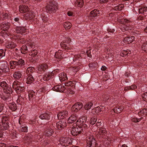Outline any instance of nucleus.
Masks as SVG:
<instances>
[{"mask_svg":"<svg viewBox=\"0 0 147 147\" xmlns=\"http://www.w3.org/2000/svg\"><path fill=\"white\" fill-rule=\"evenodd\" d=\"M86 120L87 119L85 117H82L78 120L76 123V125L85 130L87 127V126L86 124Z\"/></svg>","mask_w":147,"mask_h":147,"instance_id":"1","label":"nucleus"},{"mask_svg":"<svg viewBox=\"0 0 147 147\" xmlns=\"http://www.w3.org/2000/svg\"><path fill=\"white\" fill-rule=\"evenodd\" d=\"M20 83L17 81H15L13 83L12 87L18 94H20L24 90V87L20 86Z\"/></svg>","mask_w":147,"mask_h":147,"instance_id":"2","label":"nucleus"},{"mask_svg":"<svg viewBox=\"0 0 147 147\" xmlns=\"http://www.w3.org/2000/svg\"><path fill=\"white\" fill-rule=\"evenodd\" d=\"M86 142L87 146L89 147H95L96 146V140L92 136H89L88 134H87Z\"/></svg>","mask_w":147,"mask_h":147,"instance_id":"3","label":"nucleus"},{"mask_svg":"<svg viewBox=\"0 0 147 147\" xmlns=\"http://www.w3.org/2000/svg\"><path fill=\"white\" fill-rule=\"evenodd\" d=\"M60 142L63 146H67L72 143L71 140L69 137H61L60 139Z\"/></svg>","mask_w":147,"mask_h":147,"instance_id":"4","label":"nucleus"},{"mask_svg":"<svg viewBox=\"0 0 147 147\" xmlns=\"http://www.w3.org/2000/svg\"><path fill=\"white\" fill-rule=\"evenodd\" d=\"M84 130H85L83 129H82L78 127V126H77L76 125L75 127L74 126L71 128V132L72 135L74 136H76L81 133Z\"/></svg>","mask_w":147,"mask_h":147,"instance_id":"5","label":"nucleus"},{"mask_svg":"<svg viewBox=\"0 0 147 147\" xmlns=\"http://www.w3.org/2000/svg\"><path fill=\"white\" fill-rule=\"evenodd\" d=\"M0 85L3 88L4 90V92L7 94H10L12 92L11 88L9 87L8 85L5 81H2L1 82Z\"/></svg>","mask_w":147,"mask_h":147,"instance_id":"6","label":"nucleus"},{"mask_svg":"<svg viewBox=\"0 0 147 147\" xmlns=\"http://www.w3.org/2000/svg\"><path fill=\"white\" fill-rule=\"evenodd\" d=\"M56 3L54 2L50 3L47 7V9L51 12H55L57 9Z\"/></svg>","mask_w":147,"mask_h":147,"instance_id":"7","label":"nucleus"},{"mask_svg":"<svg viewBox=\"0 0 147 147\" xmlns=\"http://www.w3.org/2000/svg\"><path fill=\"white\" fill-rule=\"evenodd\" d=\"M65 53L61 50H59L57 52H56L55 54V57L56 58L61 59L63 58H66L67 57V54L64 55Z\"/></svg>","mask_w":147,"mask_h":147,"instance_id":"8","label":"nucleus"},{"mask_svg":"<svg viewBox=\"0 0 147 147\" xmlns=\"http://www.w3.org/2000/svg\"><path fill=\"white\" fill-rule=\"evenodd\" d=\"M83 107L82 104L80 102L75 103L72 107V110L76 112L80 110Z\"/></svg>","mask_w":147,"mask_h":147,"instance_id":"9","label":"nucleus"},{"mask_svg":"<svg viewBox=\"0 0 147 147\" xmlns=\"http://www.w3.org/2000/svg\"><path fill=\"white\" fill-rule=\"evenodd\" d=\"M134 39V37L133 36L125 37L123 40L122 43L124 45L129 44L131 43Z\"/></svg>","mask_w":147,"mask_h":147,"instance_id":"10","label":"nucleus"},{"mask_svg":"<svg viewBox=\"0 0 147 147\" xmlns=\"http://www.w3.org/2000/svg\"><path fill=\"white\" fill-rule=\"evenodd\" d=\"M68 114V113L67 111L63 110L58 114L57 117L58 119H63L67 117Z\"/></svg>","mask_w":147,"mask_h":147,"instance_id":"11","label":"nucleus"},{"mask_svg":"<svg viewBox=\"0 0 147 147\" xmlns=\"http://www.w3.org/2000/svg\"><path fill=\"white\" fill-rule=\"evenodd\" d=\"M8 66L7 63H3L0 65V69L4 72H8L9 71V68Z\"/></svg>","mask_w":147,"mask_h":147,"instance_id":"12","label":"nucleus"},{"mask_svg":"<svg viewBox=\"0 0 147 147\" xmlns=\"http://www.w3.org/2000/svg\"><path fill=\"white\" fill-rule=\"evenodd\" d=\"M54 91L62 92H63L65 89V87L61 85H57L52 88Z\"/></svg>","mask_w":147,"mask_h":147,"instance_id":"13","label":"nucleus"},{"mask_svg":"<svg viewBox=\"0 0 147 147\" xmlns=\"http://www.w3.org/2000/svg\"><path fill=\"white\" fill-rule=\"evenodd\" d=\"M57 128L59 129H62L67 126V123L64 121H59L56 124Z\"/></svg>","mask_w":147,"mask_h":147,"instance_id":"14","label":"nucleus"},{"mask_svg":"<svg viewBox=\"0 0 147 147\" xmlns=\"http://www.w3.org/2000/svg\"><path fill=\"white\" fill-rule=\"evenodd\" d=\"M10 24L9 22H4L1 23V29L3 30H7L10 27Z\"/></svg>","mask_w":147,"mask_h":147,"instance_id":"15","label":"nucleus"},{"mask_svg":"<svg viewBox=\"0 0 147 147\" xmlns=\"http://www.w3.org/2000/svg\"><path fill=\"white\" fill-rule=\"evenodd\" d=\"M19 11L20 13H24L29 11V9L27 6L20 5L19 7Z\"/></svg>","mask_w":147,"mask_h":147,"instance_id":"16","label":"nucleus"},{"mask_svg":"<svg viewBox=\"0 0 147 147\" xmlns=\"http://www.w3.org/2000/svg\"><path fill=\"white\" fill-rule=\"evenodd\" d=\"M9 127V123L1 122L0 123V129L5 130L7 129Z\"/></svg>","mask_w":147,"mask_h":147,"instance_id":"17","label":"nucleus"},{"mask_svg":"<svg viewBox=\"0 0 147 147\" xmlns=\"http://www.w3.org/2000/svg\"><path fill=\"white\" fill-rule=\"evenodd\" d=\"M16 30L17 33V34H22L25 32L26 29L24 27H17Z\"/></svg>","mask_w":147,"mask_h":147,"instance_id":"18","label":"nucleus"},{"mask_svg":"<svg viewBox=\"0 0 147 147\" xmlns=\"http://www.w3.org/2000/svg\"><path fill=\"white\" fill-rule=\"evenodd\" d=\"M16 45L14 42L9 41L6 43V47L8 49H12L16 47Z\"/></svg>","mask_w":147,"mask_h":147,"instance_id":"19","label":"nucleus"},{"mask_svg":"<svg viewBox=\"0 0 147 147\" xmlns=\"http://www.w3.org/2000/svg\"><path fill=\"white\" fill-rule=\"evenodd\" d=\"M39 117L42 119L49 120L50 119V115L49 113H45L41 114L39 116Z\"/></svg>","mask_w":147,"mask_h":147,"instance_id":"20","label":"nucleus"},{"mask_svg":"<svg viewBox=\"0 0 147 147\" xmlns=\"http://www.w3.org/2000/svg\"><path fill=\"white\" fill-rule=\"evenodd\" d=\"M77 118V117L75 115H72L69 118L67 122L69 123H72L74 122Z\"/></svg>","mask_w":147,"mask_h":147,"instance_id":"21","label":"nucleus"},{"mask_svg":"<svg viewBox=\"0 0 147 147\" xmlns=\"http://www.w3.org/2000/svg\"><path fill=\"white\" fill-rule=\"evenodd\" d=\"M34 17V14L32 12H29L25 15L24 18L26 20L33 19Z\"/></svg>","mask_w":147,"mask_h":147,"instance_id":"22","label":"nucleus"},{"mask_svg":"<svg viewBox=\"0 0 147 147\" xmlns=\"http://www.w3.org/2000/svg\"><path fill=\"white\" fill-rule=\"evenodd\" d=\"M59 77L60 80L61 81H64L67 79L66 74L64 73L59 74Z\"/></svg>","mask_w":147,"mask_h":147,"instance_id":"23","label":"nucleus"},{"mask_svg":"<svg viewBox=\"0 0 147 147\" xmlns=\"http://www.w3.org/2000/svg\"><path fill=\"white\" fill-rule=\"evenodd\" d=\"M48 67V65H47L46 64H42L39 65L38 67V69L40 71H44L47 69Z\"/></svg>","mask_w":147,"mask_h":147,"instance_id":"24","label":"nucleus"},{"mask_svg":"<svg viewBox=\"0 0 147 147\" xmlns=\"http://www.w3.org/2000/svg\"><path fill=\"white\" fill-rule=\"evenodd\" d=\"M27 78L26 82L27 84H30L32 83L34 80V79L32 75H28Z\"/></svg>","mask_w":147,"mask_h":147,"instance_id":"25","label":"nucleus"},{"mask_svg":"<svg viewBox=\"0 0 147 147\" xmlns=\"http://www.w3.org/2000/svg\"><path fill=\"white\" fill-rule=\"evenodd\" d=\"M120 28L121 30L123 32H124L125 31L131 29V28L129 26L125 24H123L121 25L120 26Z\"/></svg>","mask_w":147,"mask_h":147,"instance_id":"26","label":"nucleus"},{"mask_svg":"<svg viewBox=\"0 0 147 147\" xmlns=\"http://www.w3.org/2000/svg\"><path fill=\"white\" fill-rule=\"evenodd\" d=\"M123 108L121 107H118L115 108L111 110V113L114 112L115 113H120L122 110Z\"/></svg>","mask_w":147,"mask_h":147,"instance_id":"27","label":"nucleus"},{"mask_svg":"<svg viewBox=\"0 0 147 147\" xmlns=\"http://www.w3.org/2000/svg\"><path fill=\"white\" fill-rule=\"evenodd\" d=\"M22 74L20 71H15L13 74V77L16 79L20 78L22 76Z\"/></svg>","mask_w":147,"mask_h":147,"instance_id":"28","label":"nucleus"},{"mask_svg":"<svg viewBox=\"0 0 147 147\" xmlns=\"http://www.w3.org/2000/svg\"><path fill=\"white\" fill-rule=\"evenodd\" d=\"M99 13V11L97 10L94 9L90 13V16L92 18H94Z\"/></svg>","mask_w":147,"mask_h":147,"instance_id":"29","label":"nucleus"},{"mask_svg":"<svg viewBox=\"0 0 147 147\" xmlns=\"http://www.w3.org/2000/svg\"><path fill=\"white\" fill-rule=\"evenodd\" d=\"M96 114L101 111H103L105 110V107L103 106H100L95 107Z\"/></svg>","mask_w":147,"mask_h":147,"instance_id":"30","label":"nucleus"},{"mask_svg":"<svg viewBox=\"0 0 147 147\" xmlns=\"http://www.w3.org/2000/svg\"><path fill=\"white\" fill-rule=\"evenodd\" d=\"M52 74L51 73L46 74L43 77V80L44 81H48L52 77Z\"/></svg>","mask_w":147,"mask_h":147,"instance_id":"31","label":"nucleus"},{"mask_svg":"<svg viewBox=\"0 0 147 147\" xmlns=\"http://www.w3.org/2000/svg\"><path fill=\"white\" fill-rule=\"evenodd\" d=\"M10 68L11 69L15 68L16 66H18L17 63L16 61H11L10 62Z\"/></svg>","mask_w":147,"mask_h":147,"instance_id":"32","label":"nucleus"},{"mask_svg":"<svg viewBox=\"0 0 147 147\" xmlns=\"http://www.w3.org/2000/svg\"><path fill=\"white\" fill-rule=\"evenodd\" d=\"M139 115L144 117L147 115V109H144L141 110L138 113Z\"/></svg>","mask_w":147,"mask_h":147,"instance_id":"33","label":"nucleus"},{"mask_svg":"<svg viewBox=\"0 0 147 147\" xmlns=\"http://www.w3.org/2000/svg\"><path fill=\"white\" fill-rule=\"evenodd\" d=\"M34 69L33 67H28L26 71V73L28 75H32V74L34 71Z\"/></svg>","mask_w":147,"mask_h":147,"instance_id":"34","label":"nucleus"},{"mask_svg":"<svg viewBox=\"0 0 147 147\" xmlns=\"http://www.w3.org/2000/svg\"><path fill=\"white\" fill-rule=\"evenodd\" d=\"M9 109L12 111H15L17 109L16 105L14 103H9Z\"/></svg>","mask_w":147,"mask_h":147,"instance_id":"35","label":"nucleus"},{"mask_svg":"<svg viewBox=\"0 0 147 147\" xmlns=\"http://www.w3.org/2000/svg\"><path fill=\"white\" fill-rule=\"evenodd\" d=\"M140 13L145 14H147V7H143L140 8L139 10Z\"/></svg>","mask_w":147,"mask_h":147,"instance_id":"36","label":"nucleus"},{"mask_svg":"<svg viewBox=\"0 0 147 147\" xmlns=\"http://www.w3.org/2000/svg\"><path fill=\"white\" fill-rule=\"evenodd\" d=\"M63 26L65 29L66 30L70 29L72 26L71 24L68 22H65L64 23Z\"/></svg>","mask_w":147,"mask_h":147,"instance_id":"37","label":"nucleus"},{"mask_svg":"<svg viewBox=\"0 0 147 147\" xmlns=\"http://www.w3.org/2000/svg\"><path fill=\"white\" fill-rule=\"evenodd\" d=\"M84 2L83 0H77L75 3L76 6L82 7L83 4Z\"/></svg>","mask_w":147,"mask_h":147,"instance_id":"38","label":"nucleus"},{"mask_svg":"<svg viewBox=\"0 0 147 147\" xmlns=\"http://www.w3.org/2000/svg\"><path fill=\"white\" fill-rule=\"evenodd\" d=\"M16 61L17 63L18 66L20 67H22L25 65V61L22 59H20Z\"/></svg>","mask_w":147,"mask_h":147,"instance_id":"39","label":"nucleus"},{"mask_svg":"<svg viewBox=\"0 0 147 147\" xmlns=\"http://www.w3.org/2000/svg\"><path fill=\"white\" fill-rule=\"evenodd\" d=\"M53 133V129H49L47 130L45 134L46 136L49 137L51 136Z\"/></svg>","mask_w":147,"mask_h":147,"instance_id":"40","label":"nucleus"},{"mask_svg":"<svg viewBox=\"0 0 147 147\" xmlns=\"http://www.w3.org/2000/svg\"><path fill=\"white\" fill-rule=\"evenodd\" d=\"M93 105V103L92 102H88L84 106V108L85 110H88L91 109Z\"/></svg>","mask_w":147,"mask_h":147,"instance_id":"41","label":"nucleus"},{"mask_svg":"<svg viewBox=\"0 0 147 147\" xmlns=\"http://www.w3.org/2000/svg\"><path fill=\"white\" fill-rule=\"evenodd\" d=\"M106 131L105 128H101L98 131V134L101 136L105 135L106 134Z\"/></svg>","mask_w":147,"mask_h":147,"instance_id":"42","label":"nucleus"},{"mask_svg":"<svg viewBox=\"0 0 147 147\" xmlns=\"http://www.w3.org/2000/svg\"><path fill=\"white\" fill-rule=\"evenodd\" d=\"M0 16L3 20L6 19L8 18V15L6 13H3L0 14Z\"/></svg>","mask_w":147,"mask_h":147,"instance_id":"43","label":"nucleus"},{"mask_svg":"<svg viewBox=\"0 0 147 147\" xmlns=\"http://www.w3.org/2000/svg\"><path fill=\"white\" fill-rule=\"evenodd\" d=\"M27 50V48L26 46V45H23L21 48V53L23 54H25L26 53Z\"/></svg>","mask_w":147,"mask_h":147,"instance_id":"44","label":"nucleus"},{"mask_svg":"<svg viewBox=\"0 0 147 147\" xmlns=\"http://www.w3.org/2000/svg\"><path fill=\"white\" fill-rule=\"evenodd\" d=\"M9 117L8 116H3L2 118V122L9 123Z\"/></svg>","mask_w":147,"mask_h":147,"instance_id":"45","label":"nucleus"},{"mask_svg":"<svg viewBox=\"0 0 147 147\" xmlns=\"http://www.w3.org/2000/svg\"><path fill=\"white\" fill-rule=\"evenodd\" d=\"M142 48L143 50L147 53V42L143 44Z\"/></svg>","mask_w":147,"mask_h":147,"instance_id":"46","label":"nucleus"},{"mask_svg":"<svg viewBox=\"0 0 147 147\" xmlns=\"http://www.w3.org/2000/svg\"><path fill=\"white\" fill-rule=\"evenodd\" d=\"M123 5L122 4H120L118 6L115 7H114V9L115 10H121L123 7Z\"/></svg>","mask_w":147,"mask_h":147,"instance_id":"47","label":"nucleus"},{"mask_svg":"<svg viewBox=\"0 0 147 147\" xmlns=\"http://www.w3.org/2000/svg\"><path fill=\"white\" fill-rule=\"evenodd\" d=\"M97 121V119L96 118L93 117L91 118L90 120V123L92 125L94 124Z\"/></svg>","mask_w":147,"mask_h":147,"instance_id":"48","label":"nucleus"},{"mask_svg":"<svg viewBox=\"0 0 147 147\" xmlns=\"http://www.w3.org/2000/svg\"><path fill=\"white\" fill-rule=\"evenodd\" d=\"M36 94V93L33 91L30 92L28 95L29 99L30 100L31 99L32 97H34Z\"/></svg>","mask_w":147,"mask_h":147,"instance_id":"49","label":"nucleus"},{"mask_svg":"<svg viewBox=\"0 0 147 147\" xmlns=\"http://www.w3.org/2000/svg\"><path fill=\"white\" fill-rule=\"evenodd\" d=\"M61 45L62 47L64 49H65L66 50H69V49H70L69 47H67V46L64 42L61 43Z\"/></svg>","mask_w":147,"mask_h":147,"instance_id":"50","label":"nucleus"},{"mask_svg":"<svg viewBox=\"0 0 147 147\" xmlns=\"http://www.w3.org/2000/svg\"><path fill=\"white\" fill-rule=\"evenodd\" d=\"M67 88V90L65 92H66L67 94H73L74 93V91L72 90L70 88L68 89Z\"/></svg>","mask_w":147,"mask_h":147,"instance_id":"51","label":"nucleus"},{"mask_svg":"<svg viewBox=\"0 0 147 147\" xmlns=\"http://www.w3.org/2000/svg\"><path fill=\"white\" fill-rule=\"evenodd\" d=\"M37 54V50H34L31 51L29 55L32 56L34 57Z\"/></svg>","mask_w":147,"mask_h":147,"instance_id":"52","label":"nucleus"},{"mask_svg":"<svg viewBox=\"0 0 147 147\" xmlns=\"http://www.w3.org/2000/svg\"><path fill=\"white\" fill-rule=\"evenodd\" d=\"M24 117L22 116H21L20 117L19 119V124L20 125L24 123Z\"/></svg>","mask_w":147,"mask_h":147,"instance_id":"53","label":"nucleus"},{"mask_svg":"<svg viewBox=\"0 0 147 147\" xmlns=\"http://www.w3.org/2000/svg\"><path fill=\"white\" fill-rule=\"evenodd\" d=\"M142 96L143 100L147 102V92H145L142 94Z\"/></svg>","mask_w":147,"mask_h":147,"instance_id":"54","label":"nucleus"},{"mask_svg":"<svg viewBox=\"0 0 147 147\" xmlns=\"http://www.w3.org/2000/svg\"><path fill=\"white\" fill-rule=\"evenodd\" d=\"M20 130L22 132H28V127L27 126L22 127L21 129Z\"/></svg>","mask_w":147,"mask_h":147,"instance_id":"55","label":"nucleus"},{"mask_svg":"<svg viewBox=\"0 0 147 147\" xmlns=\"http://www.w3.org/2000/svg\"><path fill=\"white\" fill-rule=\"evenodd\" d=\"M19 34H16V36L18 37V39L19 38ZM18 42L23 44L25 42V40L23 38L22 39L19 38L18 40Z\"/></svg>","mask_w":147,"mask_h":147,"instance_id":"56","label":"nucleus"},{"mask_svg":"<svg viewBox=\"0 0 147 147\" xmlns=\"http://www.w3.org/2000/svg\"><path fill=\"white\" fill-rule=\"evenodd\" d=\"M120 22L121 24H125L126 23H128L129 22V21L126 19H122L121 20V21H120Z\"/></svg>","mask_w":147,"mask_h":147,"instance_id":"57","label":"nucleus"},{"mask_svg":"<svg viewBox=\"0 0 147 147\" xmlns=\"http://www.w3.org/2000/svg\"><path fill=\"white\" fill-rule=\"evenodd\" d=\"M5 55V54L4 50L2 49H0V57H2L4 56Z\"/></svg>","mask_w":147,"mask_h":147,"instance_id":"58","label":"nucleus"},{"mask_svg":"<svg viewBox=\"0 0 147 147\" xmlns=\"http://www.w3.org/2000/svg\"><path fill=\"white\" fill-rule=\"evenodd\" d=\"M73 84V83L71 81H69L67 82H66L65 84V86H66V87H65V88H67V87L68 86H71Z\"/></svg>","mask_w":147,"mask_h":147,"instance_id":"59","label":"nucleus"},{"mask_svg":"<svg viewBox=\"0 0 147 147\" xmlns=\"http://www.w3.org/2000/svg\"><path fill=\"white\" fill-rule=\"evenodd\" d=\"M49 18L45 16H44L42 18L43 22H47L49 21Z\"/></svg>","mask_w":147,"mask_h":147,"instance_id":"60","label":"nucleus"},{"mask_svg":"<svg viewBox=\"0 0 147 147\" xmlns=\"http://www.w3.org/2000/svg\"><path fill=\"white\" fill-rule=\"evenodd\" d=\"M132 121L134 122H137L139 121L140 120V119H137V118H133L131 119Z\"/></svg>","mask_w":147,"mask_h":147,"instance_id":"61","label":"nucleus"},{"mask_svg":"<svg viewBox=\"0 0 147 147\" xmlns=\"http://www.w3.org/2000/svg\"><path fill=\"white\" fill-rule=\"evenodd\" d=\"M80 57V55H76L74 56V58L73 59V61L74 60H76L77 59H78L79 57Z\"/></svg>","mask_w":147,"mask_h":147,"instance_id":"62","label":"nucleus"},{"mask_svg":"<svg viewBox=\"0 0 147 147\" xmlns=\"http://www.w3.org/2000/svg\"><path fill=\"white\" fill-rule=\"evenodd\" d=\"M130 90L135 89L137 88V86L135 85H132L129 86Z\"/></svg>","mask_w":147,"mask_h":147,"instance_id":"63","label":"nucleus"},{"mask_svg":"<svg viewBox=\"0 0 147 147\" xmlns=\"http://www.w3.org/2000/svg\"><path fill=\"white\" fill-rule=\"evenodd\" d=\"M65 42L69 43L71 41V39L69 37H67L65 38Z\"/></svg>","mask_w":147,"mask_h":147,"instance_id":"64","label":"nucleus"}]
</instances>
